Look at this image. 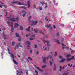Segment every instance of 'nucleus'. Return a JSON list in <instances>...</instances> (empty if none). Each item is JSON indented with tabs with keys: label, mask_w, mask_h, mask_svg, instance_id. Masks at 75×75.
<instances>
[{
	"label": "nucleus",
	"mask_w": 75,
	"mask_h": 75,
	"mask_svg": "<svg viewBox=\"0 0 75 75\" xmlns=\"http://www.w3.org/2000/svg\"><path fill=\"white\" fill-rule=\"evenodd\" d=\"M30 26H29L28 28L27 29H26L27 31H30Z\"/></svg>",
	"instance_id": "obj_26"
},
{
	"label": "nucleus",
	"mask_w": 75,
	"mask_h": 75,
	"mask_svg": "<svg viewBox=\"0 0 75 75\" xmlns=\"http://www.w3.org/2000/svg\"><path fill=\"white\" fill-rule=\"evenodd\" d=\"M36 68H37V69H38V70H39V71H40V72H44V70H42V69H40V68H39V67H37Z\"/></svg>",
	"instance_id": "obj_17"
},
{
	"label": "nucleus",
	"mask_w": 75,
	"mask_h": 75,
	"mask_svg": "<svg viewBox=\"0 0 75 75\" xmlns=\"http://www.w3.org/2000/svg\"><path fill=\"white\" fill-rule=\"evenodd\" d=\"M25 72L26 75H28V71H27V70H25Z\"/></svg>",
	"instance_id": "obj_27"
},
{
	"label": "nucleus",
	"mask_w": 75,
	"mask_h": 75,
	"mask_svg": "<svg viewBox=\"0 0 75 75\" xmlns=\"http://www.w3.org/2000/svg\"><path fill=\"white\" fill-rule=\"evenodd\" d=\"M54 53V55L55 57H56L57 56V52L55 51V52Z\"/></svg>",
	"instance_id": "obj_25"
},
{
	"label": "nucleus",
	"mask_w": 75,
	"mask_h": 75,
	"mask_svg": "<svg viewBox=\"0 0 75 75\" xmlns=\"http://www.w3.org/2000/svg\"><path fill=\"white\" fill-rule=\"evenodd\" d=\"M20 30H23V26H20Z\"/></svg>",
	"instance_id": "obj_29"
},
{
	"label": "nucleus",
	"mask_w": 75,
	"mask_h": 75,
	"mask_svg": "<svg viewBox=\"0 0 75 75\" xmlns=\"http://www.w3.org/2000/svg\"><path fill=\"white\" fill-rule=\"evenodd\" d=\"M10 35H12V33L11 32L10 33Z\"/></svg>",
	"instance_id": "obj_60"
},
{
	"label": "nucleus",
	"mask_w": 75,
	"mask_h": 75,
	"mask_svg": "<svg viewBox=\"0 0 75 75\" xmlns=\"http://www.w3.org/2000/svg\"><path fill=\"white\" fill-rule=\"evenodd\" d=\"M60 71H61V69H62V67L61 66H60Z\"/></svg>",
	"instance_id": "obj_44"
},
{
	"label": "nucleus",
	"mask_w": 75,
	"mask_h": 75,
	"mask_svg": "<svg viewBox=\"0 0 75 75\" xmlns=\"http://www.w3.org/2000/svg\"><path fill=\"white\" fill-rule=\"evenodd\" d=\"M48 7V6H47V5H46L45 7V8H47V7Z\"/></svg>",
	"instance_id": "obj_54"
},
{
	"label": "nucleus",
	"mask_w": 75,
	"mask_h": 75,
	"mask_svg": "<svg viewBox=\"0 0 75 75\" xmlns=\"http://www.w3.org/2000/svg\"><path fill=\"white\" fill-rule=\"evenodd\" d=\"M11 56L13 58H14V57H16V56H14L13 54H11Z\"/></svg>",
	"instance_id": "obj_32"
},
{
	"label": "nucleus",
	"mask_w": 75,
	"mask_h": 75,
	"mask_svg": "<svg viewBox=\"0 0 75 75\" xmlns=\"http://www.w3.org/2000/svg\"><path fill=\"white\" fill-rule=\"evenodd\" d=\"M0 31H1V28H0Z\"/></svg>",
	"instance_id": "obj_62"
},
{
	"label": "nucleus",
	"mask_w": 75,
	"mask_h": 75,
	"mask_svg": "<svg viewBox=\"0 0 75 75\" xmlns=\"http://www.w3.org/2000/svg\"><path fill=\"white\" fill-rule=\"evenodd\" d=\"M51 26V25L50 24H48L47 25H46V27L47 28H50V27Z\"/></svg>",
	"instance_id": "obj_14"
},
{
	"label": "nucleus",
	"mask_w": 75,
	"mask_h": 75,
	"mask_svg": "<svg viewBox=\"0 0 75 75\" xmlns=\"http://www.w3.org/2000/svg\"><path fill=\"white\" fill-rule=\"evenodd\" d=\"M8 52L9 54V55H10V53L9 52L10 51V50H9V48H8Z\"/></svg>",
	"instance_id": "obj_38"
},
{
	"label": "nucleus",
	"mask_w": 75,
	"mask_h": 75,
	"mask_svg": "<svg viewBox=\"0 0 75 75\" xmlns=\"http://www.w3.org/2000/svg\"><path fill=\"white\" fill-rule=\"evenodd\" d=\"M65 59H62L61 61H59V62L60 63L63 62H64V61H65Z\"/></svg>",
	"instance_id": "obj_18"
},
{
	"label": "nucleus",
	"mask_w": 75,
	"mask_h": 75,
	"mask_svg": "<svg viewBox=\"0 0 75 75\" xmlns=\"http://www.w3.org/2000/svg\"><path fill=\"white\" fill-rule=\"evenodd\" d=\"M13 61L14 62V63L15 64H16V65H17V64H18V63L15 60L13 59Z\"/></svg>",
	"instance_id": "obj_20"
},
{
	"label": "nucleus",
	"mask_w": 75,
	"mask_h": 75,
	"mask_svg": "<svg viewBox=\"0 0 75 75\" xmlns=\"http://www.w3.org/2000/svg\"><path fill=\"white\" fill-rule=\"evenodd\" d=\"M16 36L17 37H19V34H18V33H16Z\"/></svg>",
	"instance_id": "obj_28"
},
{
	"label": "nucleus",
	"mask_w": 75,
	"mask_h": 75,
	"mask_svg": "<svg viewBox=\"0 0 75 75\" xmlns=\"http://www.w3.org/2000/svg\"><path fill=\"white\" fill-rule=\"evenodd\" d=\"M38 45L37 44H35L34 45V48H38Z\"/></svg>",
	"instance_id": "obj_19"
},
{
	"label": "nucleus",
	"mask_w": 75,
	"mask_h": 75,
	"mask_svg": "<svg viewBox=\"0 0 75 75\" xmlns=\"http://www.w3.org/2000/svg\"><path fill=\"white\" fill-rule=\"evenodd\" d=\"M32 18V16H30L28 17V20H29V21H30V22H31L30 21H31V20H30V19H31V18Z\"/></svg>",
	"instance_id": "obj_16"
},
{
	"label": "nucleus",
	"mask_w": 75,
	"mask_h": 75,
	"mask_svg": "<svg viewBox=\"0 0 75 75\" xmlns=\"http://www.w3.org/2000/svg\"><path fill=\"white\" fill-rule=\"evenodd\" d=\"M64 41V39H62L61 42H62Z\"/></svg>",
	"instance_id": "obj_56"
},
{
	"label": "nucleus",
	"mask_w": 75,
	"mask_h": 75,
	"mask_svg": "<svg viewBox=\"0 0 75 75\" xmlns=\"http://www.w3.org/2000/svg\"><path fill=\"white\" fill-rule=\"evenodd\" d=\"M26 37H28L29 36H31V38H30V39L31 40H32L34 39H35V35H33V34H30V35L27 34L26 35Z\"/></svg>",
	"instance_id": "obj_4"
},
{
	"label": "nucleus",
	"mask_w": 75,
	"mask_h": 75,
	"mask_svg": "<svg viewBox=\"0 0 75 75\" xmlns=\"http://www.w3.org/2000/svg\"><path fill=\"white\" fill-rule=\"evenodd\" d=\"M59 57L61 59V58H62L63 57L62 56H59Z\"/></svg>",
	"instance_id": "obj_43"
},
{
	"label": "nucleus",
	"mask_w": 75,
	"mask_h": 75,
	"mask_svg": "<svg viewBox=\"0 0 75 75\" xmlns=\"http://www.w3.org/2000/svg\"><path fill=\"white\" fill-rule=\"evenodd\" d=\"M45 20H46V21H48V19H47V17L46 16L45 18Z\"/></svg>",
	"instance_id": "obj_41"
},
{
	"label": "nucleus",
	"mask_w": 75,
	"mask_h": 75,
	"mask_svg": "<svg viewBox=\"0 0 75 75\" xmlns=\"http://www.w3.org/2000/svg\"><path fill=\"white\" fill-rule=\"evenodd\" d=\"M27 5H28V8H30V7H31V5H30V2L29 1H28L27 2Z\"/></svg>",
	"instance_id": "obj_12"
},
{
	"label": "nucleus",
	"mask_w": 75,
	"mask_h": 75,
	"mask_svg": "<svg viewBox=\"0 0 75 75\" xmlns=\"http://www.w3.org/2000/svg\"><path fill=\"white\" fill-rule=\"evenodd\" d=\"M0 7L1 8H2V7H3V6H2V5H1L0 6Z\"/></svg>",
	"instance_id": "obj_55"
},
{
	"label": "nucleus",
	"mask_w": 75,
	"mask_h": 75,
	"mask_svg": "<svg viewBox=\"0 0 75 75\" xmlns=\"http://www.w3.org/2000/svg\"><path fill=\"white\" fill-rule=\"evenodd\" d=\"M34 8H36L37 7H36V6H35V4H34L33 6Z\"/></svg>",
	"instance_id": "obj_35"
},
{
	"label": "nucleus",
	"mask_w": 75,
	"mask_h": 75,
	"mask_svg": "<svg viewBox=\"0 0 75 75\" xmlns=\"http://www.w3.org/2000/svg\"><path fill=\"white\" fill-rule=\"evenodd\" d=\"M71 57L72 58H67V59H66V60L67 61H71V60H72L73 59H74V57L73 56H72Z\"/></svg>",
	"instance_id": "obj_11"
},
{
	"label": "nucleus",
	"mask_w": 75,
	"mask_h": 75,
	"mask_svg": "<svg viewBox=\"0 0 75 75\" xmlns=\"http://www.w3.org/2000/svg\"><path fill=\"white\" fill-rule=\"evenodd\" d=\"M39 33H40V34H44V32H42L41 30H40L39 31Z\"/></svg>",
	"instance_id": "obj_23"
},
{
	"label": "nucleus",
	"mask_w": 75,
	"mask_h": 75,
	"mask_svg": "<svg viewBox=\"0 0 75 75\" xmlns=\"http://www.w3.org/2000/svg\"><path fill=\"white\" fill-rule=\"evenodd\" d=\"M55 68L53 69L54 71H55V70H56V67L55 66Z\"/></svg>",
	"instance_id": "obj_51"
},
{
	"label": "nucleus",
	"mask_w": 75,
	"mask_h": 75,
	"mask_svg": "<svg viewBox=\"0 0 75 75\" xmlns=\"http://www.w3.org/2000/svg\"><path fill=\"white\" fill-rule=\"evenodd\" d=\"M11 3H12L13 4H14L15 3H16V4H17L18 5H23V6H27V4H23V3H21L19 2L18 1H13L11 2Z\"/></svg>",
	"instance_id": "obj_3"
},
{
	"label": "nucleus",
	"mask_w": 75,
	"mask_h": 75,
	"mask_svg": "<svg viewBox=\"0 0 75 75\" xmlns=\"http://www.w3.org/2000/svg\"><path fill=\"white\" fill-rule=\"evenodd\" d=\"M43 41L45 44H47V45H45L43 46V48H42V49L43 50H47V48L48 49V46H50V44H49V43H50V41H45L44 40H43Z\"/></svg>",
	"instance_id": "obj_1"
},
{
	"label": "nucleus",
	"mask_w": 75,
	"mask_h": 75,
	"mask_svg": "<svg viewBox=\"0 0 75 75\" xmlns=\"http://www.w3.org/2000/svg\"><path fill=\"white\" fill-rule=\"evenodd\" d=\"M31 23H32L31 24V25H37V23H38V21L37 20L35 21H33V20H32L30 21Z\"/></svg>",
	"instance_id": "obj_6"
},
{
	"label": "nucleus",
	"mask_w": 75,
	"mask_h": 75,
	"mask_svg": "<svg viewBox=\"0 0 75 75\" xmlns=\"http://www.w3.org/2000/svg\"><path fill=\"white\" fill-rule=\"evenodd\" d=\"M71 65V64H68V66H71V65Z\"/></svg>",
	"instance_id": "obj_63"
},
{
	"label": "nucleus",
	"mask_w": 75,
	"mask_h": 75,
	"mask_svg": "<svg viewBox=\"0 0 75 75\" xmlns=\"http://www.w3.org/2000/svg\"><path fill=\"white\" fill-rule=\"evenodd\" d=\"M40 3H41V4H42V6H43L44 4V2H41Z\"/></svg>",
	"instance_id": "obj_36"
},
{
	"label": "nucleus",
	"mask_w": 75,
	"mask_h": 75,
	"mask_svg": "<svg viewBox=\"0 0 75 75\" xmlns=\"http://www.w3.org/2000/svg\"><path fill=\"white\" fill-rule=\"evenodd\" d=\"M45 38H48V35H46L45 36Z\"/></svg>",
	"instance_id": "obj_45"
},
{
	"label": "nucleus",
	"mask_w": 75,
	"mask_h": 75,
	"mask_svg": "<svg viewBox=\"0 0 75 75\" xmlns=\"http://www.w3.org/2000/svg\"><path fill=\"white\" fill-rule=\"evenodd\" d=\"M71 57V54H68L67 55V58H68L69 57Z\"/></svg>",
	"instance_id": "obj_24"
},
{
	"label": "nucleus",
	"mask_w": 75,
	"mask_h": 75,
	"mask_svg": "<svg viewBox=\"0 0 75 75\" xmlns=\"http://www.w3.org/2000/svg\"><path fill=\"white\" fill-rule=\"evenodd\" d=\"M54 28H56V26H55L54 25Z\"/></svg>",
	"instance_id": "obj_58"
},
{
	"label": "nucleus",
	"mask_w": 75,
	"mask_h": 75,
	"mask_svg": "<svg viewBox=\"0 0 75 75\" xmlns=\"http://www.w3.org/2000/svg\"><path fill=\"white\" fill-rule=\"evenodd\" d=\"M74 51L73 50L72 51H71V52L72 53H74Z\"/></svg>",
	"instance_id": "obj_59"
},
{
	"label": "nucleus",
	"mask_w": 75,
	"mask_h": 75,
	"mask_svg": "<svg viewBox=\"0 0 75 75\" xmlns=\"http://www.w3.org/2000/svg\"><path fill=\"white\" fill-rule=\"evenodd\" d=\"M19 8H24V9H25V10H27V7L25 6H21Z\"/></svg>",
	"instance_id": "obj_21"
},
{
	"label": "nucleus",
	"mask_w": 75,
	"mask_h": 75,
	"mask_svg": "<svg viewBox=\"0 0 75 75\" xmlns=\"http://www.w3.org/2000/svg\"><path fill=\"white\" fill-rule=\"evenodd\" d=\"M57 36H58L59 35V33H58L56 34Z\"/></svg>",
	"instance_id": "obj_49"
},
{
	"label": "nucleus",
	"mask_w": 75,
	"mask_h": 75,
	"mask_svg": "<svg viewBox=\"0 0 75 75\" xmlns=\"http://www.w3.org/2000/svg\"><path fill=\"white\" fill-rule=\"evenodd\" d=\"M28 59H30V60H31V58L30 57H28Z\"/></svg>",
	"instance_id": "obj_50"
},
{
	"label": "nucleus",
	"mask_w": 75,
	"mask_h": 75,
	"mask_svg": "<svg viewBox=\"0 0 75 75\" xmlns=\"http://www.w3.org/2000/svg\"><path fill=\"white\" fill-rule=\"evenodd\" d=\"M18 57L19 58H20V55H18Z\"/></svg>",
	"instance_id": "obj_64"
},
{
	"label": "nucleus",
	"mask_w": 75,
	"mask_h": 75,
	"mask_svg": "<svg viewBox=\"0 0 75 75\" xmlns=\"http://www.w3.org/2000/svg\"><path fill=\"white\" fill-rule=\"evenodd\" d=\"M39 53V52L37 51V52H36V54L37 55H38Z\"/></svg>",
	"instance_id": "obj_48"
},
{
	"label": "nucleus",
	"mask_w": 75,
	"mask_h": 75,
	"mask_svg": "<svg viewBox=\"0 0 75 75\" xmlns=\"http://www.w3.org/2000/svg\"><path fill=\"white\" fill-rule=\"evenodd\" d=\"M20 25L18 23H15V28L16 27H19Z\"/></svg>",
	"instance_id": "obj_15"
},
{
	"label": "nucleus",
	"mask_w": 75,
	"mask_h": 75,
	"mask_svg": "<svg viewBox=\"0 0 75 75\" xmlns=\"http://www.w3.org/2000/svg\"><path fill=\"white\" fill-rule=\"evenodd\" d=\"M48 58H49L50 59H51V58H52V56H51L50 55H49L48 57L47 58H44V59H43V61L44 63H46V59H48Z\"/></svg>",
	"instance_id": "obj_8"
},
{
	"label": "nucleus",
	"mask_w": 75,
	"mask_h": 75,
	"mask_svg": "<svg viewBox=\"0 0 75 75\" xmlns=\"http://www.w3.org/2000/svg\"><path fill=\"white\" fill-rule=\"evenodd\" d=\"M14 16L12 15L10 17H9L8 18V19L9 20H10L11 21H12V22H14L16 21L15 19L14 18Z\"/></svg>",
	"instance_id": "obj_5"
},
{
	"label": "nucleus",
	"mask_w": 75,
	"mask_h": 75,
	"mask_svg": "<svg viewBox=\"0 0 75 75\" xmlns=\"http://www.w3.org/2000/svg\"><path fill=\"white\" fill-rule=\"evenodd\" d=\"M39 22L40 23H42V21H39Z\"/></svg>",
	"instance_id": "obj_53"
},
{
	"label": "nucleus",
	"mask_w": 75,
	"mask_h": 75,
	"mask_svg": "<svg viewBox=\"0 0 75 75\" xmlns=\"http://www.w3.org/2000/svg\"><path fill=\"white\" fill-rule=\"evenodd\" d=\"M40 10H42V7H40Z\"/></svg>",
	"instance_id": "obj_46"
},
{
	"label": "nucleus",
	"mask_w": 75,
	"mask_h": 75,
	"mask_svg": "<svg viewBox=\"0 0 75 75\" xmlns=\"http://www.w3.org/2000/svg\"><path fill=\"white\" fill-rule=\"evenodd\" d=\"M12 44L13 46H14V44H15V42H14V41L12 42Z\"/></svg>",
	"instance_id": "obj_31"
},
{
	"label": "nucleus",
	"mask_w": 75,
	"mask_h": 75,
	"mask_svg": "<svg viewBox=\"0 0 75 75\" xmlns=\"http://www.w3.org/2000/svg\"><path fill=\"white\" fill-rule=\"evenodd\" d=\"M34 31L35 33H38V30L37 29H35Z\"/></svg>",
	"instance_id": "obj_30"
},
{
	"label": "nucleus",
	"mask_w": 75,
	"mask_h": 75,
	"mask_svg": "<svg viewBox=\"0 0 75 75\" xmlns=\"http://www.w3.org/2000/svg\"><path fill=\"white\" fill-rule=\"evenodd\" d=\"M16 72H17L16 73V75H21V73L22 74V71L21 70L20 71L16 70Z\"/></svg>",
	"instance_id": "obj_10"
},
{
	"label": "nucleus",
	"mask_w": 75,
	"mask_h": 75,
	"mask_svg": "<svg viewBox=\"0 0 75 75\" xmlns=\"http://www.w3.org/2000/svg\"><path fill=\"white\" fill-rule=\"evenodd\" d=\"M18 40L19 41H21V38L19 37V39Z\"/></svg>",
	"instance_id": "obj_39"
},
{
	"label": "nucleus",
	"mask_w": 75,
	"mask_h": 75,
	"mask_svg": "<svg viewBox=\"0 0 75 75\" xmlns=\"http://www.w3.org/2000/svg\"><path fill=\"white\" fill-rule=\"evenodd\" d=\"M66 48H67V50H68V49H69V48H68V47H66Z\"/></svg>",
	"instance_id": "obj_57"
},
{
	"label": "nucleus",
	"mask_w": 75,
	"mask_h": 75,
	"mask_svg": "<svg viewBox=\"0 0 75 75\" xmlns=\"http://www.w3.org/2000/svg\"><path fill=\"white\" fill-rule=\"evenodd\" d=\"M21 47V48H23V46L21 45V43H19L17 45V46H15V47H14L15 50H16L18 48H19V47Z\"/></svg>",
	"instance_id": "obj_7"
},
{
	"label": "nucleus",
	"mask_w": 75,
	"mask_h": 75,
	"mask_svg": "<svg viewBox=\"0 0 75 75\" xmlns=\"http://www.w3.org/2000/svg\"><path fill=\"white\" fill-rule=\"evenodd\" d=\"M62 46L63 47H65V46H66V45H64V43H62Z\"/></svg>",
	"instance_id": "obj_34"
},
{
	"label": "nucleus",
	"mask_w": 75,
	"mask_h": 75,
	"mask_svg": "<svg viewBox=\"0 0 75 75\" xmlns=\"http://www.w3.org/2000/svg\"><path fill=\"white\" fill-rule=\"evenodd\" d=\"M30 54H32V50H31L30 52Z\"/></svg>",
	"instance_id": "obj_52"
},
{
	"label": "nucleus",
	"mask_w": 75,
	"mask_h": 75,
	"mask_svg": "<svg viewBox=\"0 0 75 75\" xmlns=\"http://www.w3.org/2000/svg\"><path fill=\"white\" fill-rule=\"evenodd\" d=\"M16 20L17 21H18V17H17L16 18Z\"/></svg>",
	"instance_id": "obj_33"
},
{
	"label": "nucleus",
	"mask_w": 75,
	"mask_h": 75,
	"mask_svg": "<svg viewBox=\"0 0 75 75\" xmlns=\"http://www.w3.org/2000/svg\"><path fill=\"white\" fill-rule=\"evenodd\" d=\"M26 44H28L29 45H31V43H30V42L28 41H27L26 42Z\"/></svg>",
	"instance_id": "obj_22"
},
{
	"label": "nucleus",
	"mask_w": 75,
	"mask_h": 75,
	"mask_svg": "<svg viewBox=\"0 0 75 75\" xmlns=\"http://www.w3.org/2000/svg\"><path fill=\"white\" fill-rule=\"evenodd\" d=\"M22 13H23V14L22 15V16L23 17H24L25 16V14H26V12H25V11H22Z\"/></svg>",
	"instance_id": "obj_13"
},
{
	"label": "nucleus",
	"mask_w": 75,
	"mask_h": 75,
	"mask_svg": "<svg viewBox=\"0 0 75 75\" xmlns=\"http://www.w3.org/2000/svg\"><path fill=\"white\" fill-rule=\"evenodd\" d=\"M7 23L8 25L11 27L12 30H11V31L12 32H13V31L14 30V28L13 27V23L9 21H7Z\"/></svg>",
	"instance_id": "obj_2"
},
{
	"label": "nucleus",
	"mask_w": 75,
	"mask_h": 75,
	"mask_svg": "<svg viewBox=\"0 0 75 75\" xmlns=\"http://www.w3.org/2000/svg\"><path fill=\"white\" fill-rule=\"evenodd\" d=\"M67 73H64L62 74V75H67Z\"/></svg>",
	"instance_id": "obj_47"
},
{
	"label": "nucleus",
	"mask_w": 75,
	"mask_h": 75,
	"mask_svg": "<svg viewBox=\"0 0 75 75\" xmlns=\"http://www.w3.org/2000/svg\"><path fill=\"white\" fill-rule=\"evenodd\" d=\"M62 48V49H64V48H66V47H63Z\"/></svg>",
	"instance_id": "obj_61"
},
{
	"label": "nucleus",
	"mask_w": 75,
	"mask_h": 75,
	"mask_svg": "<svg viewBox=\"0 0 75 75\" xmlns=\"http://www.w3.org/2000/svg\"><path fill=\"white\" fill-rule=\"evenodd\" d=\"M57 42L58 43V44H60V42H59V40H57Z\"/></svg>",
	"instance_id": "obj_42"
},
{
	"label": "nucleus",
	"mask_w": 75,
	"mask_h": 75,
	"mask_svg": "<svg viewBox=\"0 0 75 75\" xmlns=\"http://www.w3.org/2000/svg\"><path fill=\"white\" fill-rule=\"evenodd\" d=\"M35 72L36 73V74H38V71L37 70H35Z\"/></svg>",
	"instance_id": "obj_40"
},
{
	"label": "nucleus",
	"mask_w": 75,
	"mask_h": 75,
	"mask_svg": "<svg viewBox=\"0 0 75 75\" xmlns=\"http://www.w3.org/2000/svg\"><path fill=\"white\" fill-rule=\"evenodd\" d=\"M54 62H55V60H54V59H52L49 62L50 65L51 66H52V65L53 63H54Z\"/></svg>",
	"instance_id": "obj_9"
},
{
	"label": "nucleus",
	"mask_w": 75,
	"mask_h": 75,
	"mask_svg": "<svg viewBox=\"0 0 75 75\" xmlns=\"http://www.w3.org/2000/svg\"><path fill=\"white\" fill-rule=\"evenodd\" d=\"M46 65H45L44 66H42V68H45L46 67Z\"/></svg>",
	"instance_id": "obj_37"
}]
</instances>
